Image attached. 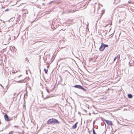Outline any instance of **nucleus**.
<instances>
[{
  "mask_svg": "<svg viewBox=\"0 0 134 134\" xmlns=\"http://www.w3.org/2000/svg\"><path fill=\"white\" fill-rule=\"evenodd\" d=\"M104 49V47L103 44H102L99 48V50L100 51H102Z\"/></svg>",
  "mask_w": 134,
  "mask_h": 134,
  "instance_id": "39448f33",
  "label": "nucleus"
},
{
  "mask_svg": "<svg viewBox=\"0 0 134 134\" xmlns=\"http://www.w3.org/2000/svg\"><path fill=\"white\" fill-rule=\"evenodd\" d=\"M78 123V122H77L74 125L72 126V129H75L76 128Z\"/></svg>",
  "mask_w": 134,
  "mask_h": 134,
  "instance_id": "423d86ee",
  "label": "nucleus"
},
{
  "mask_svg": "<svg viewBox=\"0 0 134 134\" xmlns=\"http://www.w3.org/2000/svg\"><path fill=\"white\" fill-rule=\"evenodd\" d=\"M21 76V75H20L18 77H20Z\"/></svg>",
  "mask_w": 134,
  "mask_h": 134,
  "instance_id": "412c9836",
  "label": "nucleus"
},
{
  "mask_svg": "<svg viewBox=\"0 0 134 134\" xmlns=\"http://www.w3.org/2000/svg\"><path fill=\"white\" fill-rule=\"evenodd\" d=\"M48 67H49V66H47V68H48Z\"/></svg>",
  "mask_w": 134,
  "mask_h": 134,
  "instance_id": "4be33fe9",
  "label": "nucleus"
},
{
  "mask_svg": "<svg viewBox=\"0 0 134 134\" xmlns=\"http://www.w3.org/2000/svg\"><path fill=\"white\" fill-rule=\"evenodd\" d=\"M13 132V131H11V132L10 134H12Z\"/></svg>",
  "mask_w": 134,
  "mask_h": 134,
  "instance_id": "f3484780",
  "label": "nucleus"
},
{
  "mask_svg": "<svg viewBox=\"0 0 134 134\" xmlns=\"http://www.w3.org/2000/svg\"><path fill=\"white\" fill-rule=\"evenodd\" d=\"M44 71L46 74H47L48 71V70L46 69H44Z\"/></svg>",
  "mask_w": 134,
  "mask_h": 134,
  "instance_id": "9b49d317",
  "label": "nucleus"
},
{
  "mask_svg": "<svg viewBox=\"0 0 134 134\" xmlns=\"http://www.w3.org/2000/svg\"><path fill=\"white\" fill-rule=\"evenodd\" d=\"M10 50L11 52H14V51H15L16 50V48L14 47H10Z\"/></svg>",
  "mask_w": 134,
  "mask_h": 134,
  "instance_id": "20e7f679",
  "label": "nucleus"
},
{
  "mask_svg": "<svg viewBox=\"0 0 134 134\" xmlns=\"http://www.w3.org/2000/svg\"><path fill=\"white\" fill-rule=\"evenodd\" d=\"M129 64H130V66H132V65H131V64H130V62H129Z\"/></svg>",
  "mask_w": 134,
  "mask_h": 134,
  "instance_id": "a211bd4d",
  "label": "nucleus"
},
{
  "mask_svg": "<svg viewBox=\"0 0 134 134\" xmlns=\"http://www.w3.org/2000/svg\"><path fill=\"white\" fill-rule=\"evenodd\" d=\"M4 117L5 119L7 121L8 120V117L7 115L6 114L4 116Z\"/></svg>",
  "mask_w": 134,
  "mask_h": 134,
  "instance_id": "0eeeda50",
  "label": "nucleus"
},
{
  "mask_svg": "<svg viewBox=\"0 0 134 134\" xmlns=\"http://www.w3.org/2000/svg\"><path fill=\"white\" fill-rule=\"evenodd\" d=\"M19 82H24V81H23V80H20V81H19Z\"/></svg>",
  "mask_w": 134,
  "mask_h": 134,
  "instance_id": "4468645a",
  "label": "nucleus"
},
{
  "mask_svg": "<svg viewBox=\"0 0 134 134\" xmlns=\"http://www.w3.org/2000/svg\"><path fill=\"white\" fill-rule=\"evenodd\" d=\"M103 45L104 47V48L108 47V45L107 44H103Z\"/></svg>",
  "mask_w": 134,
  "mask_h": 134,
  "instance_id": "f8f14e48",
  "label": "nucleus"
},
{
  "mask_svg": "<svg viewBox=\"0 0 134 134\" xmlns=\"http://www.w3.org/2000/svg\"><path fill=\"white\" fill-rule=\"evenodd\" d=\"M9 134H10V133H9Z\"/></svg>",
  "mask_w": 134,
  "mask_h": 134,
  "instance_id": "b1692460",
  "label": "nucleus"
},
{
  "mask_svg": "<svg viewBox=\"0 0 134 134\" xmlns=\"http://www.w3.org/2000/svg\"><path fill=\"white\" fill-rule=\"evenodd\" d=\"M104 121L106 122V123L108 125H110L111 126L113 125L112 122L111 121H109L105 120Z\"/></svg>",
  "mask_w": 134,
  "mask_h": 134,
  "instance_id": "7ed1b4c3",
  "label": "nucleus"
},
{
  "mask_svg": "<svg viewBox=\"0 0 134 134\" xmlns=\"http://www.w3.org/2000/svg\"><path fill=\"white\" fill-rule=\"evenodd\" d=\"M93 134H97L95 132L94 128H93Z\"/></svg>",
  "mask_w": 134,
  "mask_h": 134,
  "instance_id": "9d476101",
  "label": "nucleus"
},
{
  "mask_svg": "<svg viewBox=\"0 0 134 134\" xmlns=\"http://www.w3.org/2000/svg\"><path fill=\"white\" fill-rule=\"evenodd\" d=\"M47 92H48V93H49V90H47Z\"/></svg>",
  "mask_w": 134,
  "mask_h": 134,
  "instance_id": "2eb2a0df",
  "label": "nucleus"
},
{
  "mask_svg": "<svg viewBox=\"0 0 134 134\" xmlns=\"http://www.w3.org/2000/svg\"><path fill=\"white\" fill-rule=\"evenodd\" d=\"M11 120V119H9V120Z\"/></svg>",
  "mask_w": 134,
  "mask_h": 134,
  "instance_id": "6ab92c4d",
  "label": "nucleus"
},
{
  "mask_svg": "<svg viewBox=\"0 0 134 134\" xmlns=\"http://www.w3.org/2000/svg\"><path fill=\"white\" fill-rule=\"evenodd\" d=\"M15 4H11V5H11V6H12L13 5H15Z\"/></svg>",
  "mask_w": 134,
  "mask_h": 134,
  "instance_id": "dca6fc26",
  "label": "nucleus"
},
{
  "mask_svg": "<svg viewBox=\"0 0 134 134\" xmlns=\"http://www.w3.org/2000/svg\"><path fill=\"white\" fill-rule=\"evenodd\" d=\"M127 96L128 98H131L132 97V96L131 94H128Z\"/></svg>",
  "mask_w": 134,
  "mask_h": 134,
  "instance_id": "1a4fd4ad",
  "label": "nucleus"
},
{
  "mask_svg": "<svg viewBox=\"0 0 134 134\" xmlns=\"http://www.w3.org/2000/svg\"><path fill=\"white\" fill-rule=\"evenodd\" d=\"M118 56V55L117 57H116L115 58H114V61L116 60V58H117Z\"/></svg>",
  "mask_w": 134,
  "mask_h": 134,
  "instance_id": "ddd939ff",
  "label": "nucleus"
},
{
  "mask_svg": "<svg viewBox=\"0 0 134 134\" xmlns=\"http://www.w3.org/2000/svg\"><path fill=\"white\" fill-rule=\"evenodd\" d=\"M74 87L79 89L82 90L84 91H86V89L83 88L80 85H76L74 86Z\"/></svg>",
  "mask_w": 134,
  "mask_h": 134,
  "instance_id": "f03ea898",
  "label": "nucleus"
},
{
  "mask_svg": "<svg viewBox=\"0 0 134 134\" xmlns=\"http://www.w3.org/2000/svg\"><path fill=\"white\" fill-rule=\"evenodd\" d=\"M15 36H14L13 37H10V38L9 39L10 40H11V39L12 40H15Z\"/></svg>",
  "mask_w": 134,
  "mask_h": 134,
  "instance_id": "6e6552de",
  "label": "nucleus"
},
{
  "mask_svg": "<svg viewBox=\"0 0 134 134\" xmlns=\"http://www.w3.org/2000/svg\"><path fill=\"white\" fill-rule=\"evenodd\" d=\"M46 97V98H48V97Z\"/></svg>",
  "mask_w": 134,
  "mask_h": 134,
  "instance_id": "aec40b11",
  "label": "nucleus"
},
{
  "mask_svg": "<svg viewBox=\"0 0 134 134\" xmlns=\"http://www.w3.org/2000/svg\"><path fill=\"white\" fill-rule=\"evenodd\" d=\"M63 48V47H61L60 48L61 49V48Z\"/></svg>",
  "mask_w": 134,
  "mask_h": 134,
  "instance_id": "5701e85b",
  "label": "nucleus"
},
{
  "mask_svg": "<svg viewBox=\"0 0 134 134\" xmlns=\"http://www.w3.org/2000/svg\"><path fill=\"white\" fill-rule=\"evenodd\" d=\"M47 122L48 124H53L59 123V122L57 120L54 118H52L48 120Z\"/></svg>",
  "mask_w": 134,
  "mask_h": 134,
  "instance_id": "f257e3e1",
  "label": "nucleus"
}]
</instances>
